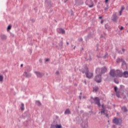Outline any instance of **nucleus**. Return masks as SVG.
<instances>
[{
	"instance_id": "obj_1",
	"label": "nucleus",
	"mask_w": 128,
	"mask_h": 128,
	"mask_svg": "<svg viewBox=\"0 0 128 128\" xmlns=\"http://www.w3.org/2000/svg\"><path fill=\"white\" fill-rule=\"evenodd\" d=\"M90 102L91 104H97L98 106H100V98L98 97H90Z\"/></svg>"
},
{
	"instance_id": "obj_2",
	"label": "nucleus",
	"mask_w": 128,
	"mask_h": 128,
	"mask_svg": "<svg viewBox=\"0 0 128 128\" xmlns=\"http://www.w3.org/2000/svg\"><path fill=\"white\" fill-rule=\"evenodd\" d=\"M112 122L113 124H114L116 126H120V124H122V118H114L112 120Z\"/></svg>"
},
{
	"instance_id": "obj_3",
	"label": "nucleus",
	"mask_w": 128,
	"mask_h": 128,
	"mask_svg": "<svg viewBox=\"0 0 128 128\" xmlns=\"http://www.w3.org/2000/svg\"><path fill=\"white\" fill-rule=\"evenodd\" d=\"M85 70L86 78H92V76H94V74L88 71V66H85Z\"/></svg>"
},
{
	"instance_id": "obj_4",
	"label": "nucleus",
	"mask_w": 128,
	"mask_h": 128,
	"mask_svg": "<svg viewBox=\"0 0 128 128\" xmlns=\"http://www.w3.org/2000/svg\"><path fill=\"white\" fill-rule=\"evenodd\" d=\"M118 70L112 69L109 73V74L111 78H116Z\"/></svg>"
},
{
	"instance_id": "obj_5",
	"label": "nucleus",
	"mask_w": 128,
	"mask_h": 128,
	"mask_svg": "<svg viewBox=\"0 0 128 128\" xmlns=\"http://www.w3.org/2000/svg\"><path fill=\"white\" fill-rule=\"evenodd\" d=\"M94 80L95 82H97V84H100V82H102V75L100 74H98L94 77Z\"/></svg>"
},
{
	"instance_id": "obj_6",
	"label": "nucleus",
	"mask_w": 128,
	"mask_h": 128,
	"mask_svg": "<svg viewBox=\"0 0 128 128\" xmlns=\"http://www.w3.org/2000/svg\"><path fill=\"white\" fill-rule=\"evenodd\" d=\"M118 15H116V12H114L113 14L111 20L113 22H118Z\"/></svg>"
},
{
	"instance_id": "obj_7",
	"label": "nucleus",
	"mask_w": 128,
	"mask_h": 128,
	"mask_svg": "<svg viewBox=\"0 0 128 128\" xmlns=\"http://www.w3.org/2000/svg\"><path fill=\"white\" fill-rule=\"evenodd\" d=\"M86 4L88 6L89 8L94 7V2L92 0H86Z\"/></svg>"
},
{
	"instance_id": "obj_8",
	"label": "nucleus",
	"mask_w": 128,
	"mask_h": 128,
	"mask_svg": "<svg viewBox=\"0 0 128 128\" xmlns=\"http://www.w3.org/2000/svg\"><path fill=\"white\" fill-rule=\"evenodd\" d=\"M81 126L82 128H88V120H85L82 122Z\"/></svg>"
},
{
	"instance_id": "obj_9",
	"label": "nucleus",
	"mask_w": 128,
	"mask_h": 128,
	"mask_svg": "<svg viewBox=\"0 0 128 128\" xmlns=\"http://www.w3.org/2000/svg\"><path fill=\"white\" fill-rule=\"evenodd\" d=\"M124 76V73L120 70H117V74L116 78H122Z\"/></svg>"
},
{
	"instance_id": "obj_10",
	"label": "nucleus",
	"mask_w": 128,
	"mask_h": 128,
	"mask_svg": "<svg viewBox=\"0 0 128 128\" xmlns=\"http://www.w3.org/2000/svg\"><path fill=\"white\" fill-rule=\"evenodd\" d=\"M57 32L58 34H66V30L62 28H58L57 29Z\"/></svg>"
},
{
	"instance_id": "obj_11",
	"label": "nucleus",
	"mask_w": 128,
	"mask_h": 128,
	"mask_svg": "<svg viewBox=\"0 0 128 128\" xmlns=\"http://www.w3.org/2000/svg\"><path fill=\"white\" fill-rule=\"evenodd\" d=\"M34 74H36L38 78H42V76H44V73L40 72H35Z\"/></svg>"
},
{
	"instance_id": "obj_12",
	"label": "nucleus",
	"mask_w": 128,
	"mask_h": 128,
	"mask_svg": "<svg viewBox=\"0 0 128 128\" xmlns=\"http://www.w3.org/2000/svg\"><path fill=\"white\" fill-rule=\"evenodd\" d=\"M45 4L47 6L48 8H50L52 6V4L50 0H46Z\"/></svg>"
},
{
	"instance_id": "obj_13",
	"label": "nucleus",
	"mask_w": 128,
	"mask_h": 128,
	"mask_svg": "<svg viewBox=\"0 0 128 128\" xmlns=\"http://www.w3.org/2000/svg\"><path fill=\"white\" fill-rule=\"evenodd\" d=\"M106 70H108V69L106 67H103L101 68V72L100 74H104L106 72Z\"/></svg>"
},
{
	"instance_id": "obj_14",
	"label": "nucleus",
	"mask_w": 128,
	"mask_h": 128,
	"mask_svg": "<svg viewBox=\"0 0 128 128\" xmlns=\"http://www.w3.org/2000/svg\"><path fill=\"white\" fill-rule=\"evenodd\" d=\"M92 38V32H90L88 33V34L86 36V40H88V38Z\"/></svg>"
},
{
	"instance_id": "obj_15",
	"label": "nucleus",
	"mask_w": 128,
	"mask_h": 128,
	"mask_svg": "<svg viewBox=\"0 0 128 128\" xmlns=\"http://www.w3.org/2000/svg\"><path fill=\"white\" fill-rule=\"evenodd\" d=\"M0 37L2 40H6V34H1Z\"/></svg>"
},
{
	"instance_id": "obj_16",
	"label": "nucleus",
	"mask_w": 128,
	"mask_h": 128,
	"mask_svg": "<svg viewBox=\"0 0 128 128\" xmlns=\"http://www.w3.org/2000/svg\"><path fill=\"white\" fill-rule=\"evenodd\" d=\"M24 76H26V78H30L32 76V74L30 73H28L26 72H24Z\"/></svg>"
},
{
	"instance_id": "obj_17",
	"label": "nucleus",
	"mask_w": 128,
	"mask_h": 128,
	"mask_svg": "<svg viewBox=\"0 0 128 128\" xmlns=\"http://www.w3.org/2000/svg\"><path fill=\"white\" fill-rule=\"evenodd\" d=\"M123 76L124 78H128V71H124L123 72Z\"/></svg>"
},
{
	"instance_id": "obj_18",
	"label": "nucleus",
	"mask_w": 128,
	"mask_h": 128,
	"mask_svg": "<svg viewBox=\"0 0 128 128\" xmlns=\"http://www.w3.org/2000/svg\"><path fill=\"white\" fill-rule=\"evenodd\" d=\"M64 114H70L72 112H70V109H66Z\"/></svg>"
},
{
	"instance_id": "obj_19",
	"label": "nucleus",
	"mask_w": 128,
	"mask_h": 128,
	"mask_svg": "<svg viewBox=\"0 0 128 128\" xmlns=\"http://www.w3.org/2000/svg\"><path fill=\"white\" fill-rule=\"evenodd\" d=\"M122 110L124 112H128V108H126V106H123L122 108Z\"/></svg>"
},
{
	"instance_id": "obj_20",
	"label": "nucleus",
	"mask_w": 128,
	"mask_h": 128,
	"mask_svg": "<svg viewBox=\"0 0 128 128\" xmlns=\"http://www.w3.org/2000/svg\"><path fill=\"white\" fill-rule=\"evenodd\" d=\"M36 106H42V103L40 102V100H36Z\"/></svg>"
},
{
	"instance_id": "obj_21",
	"label": "nucleus",
	"mask_w": 128,
	"mask_h": 128,
	"mask_svg": "<svg viewBox=\"0 0 128 128\" xmlns=\"http://www.w3.org/2000/svg\"><path fill=\"white\" fill-rule=\"evenodd\" d=\"M122 58H118L116 60V62H118V64H120V62H123Z\"/></svg>"
},
{
	"instance_id": "obj_22",
	"label": "nucleus",
	"mask_w": 128,
	"mask_h": 128,
	"mask_svg": "<svg viewBox=\"0 0 128 128\" xmlns=\"http://www.w3.org/2000/svg\"><path fill=\"white\" fill-rule=\"evenodd\" d=\"M96 74H100V72H101V69L100 68H97L96 69Z\"/></svg>"
},
{
	"instance_id": "obj_23",
	"label": "nucleus",
	"mask_w": 128,
	"mask_h": 128,
	"mask_svg": "<svg viewBox=\"0 0 128 128\" xmlns=\"http://www.w3.org/2000/svg\"><path fill=\"white\" fill-rule=\"evenodd\" d=\"M124 10V7L122 6L119 12L120 16H122V10Z\"/></svg>"
},
{
	"instance_id": "obj_24",
	"label": "nucleus",
	"mask_w": 128,
	"mask_h": 128,
	"mask_svg": "<svg viewBox=\"0 0 128 128\" xmlns=\"http://www.w3.org/2000/svg\"><path fill=\"white\" fill-rule=\"evenodd\" d=\"M21 110H24V103H22L21 104V107H20Z\"/></svg>"
},
{
	"instance_id": "obj_25",
	"label": "nucleus",
	"mask_w": 128,
	"mask_h": 128,
	"mask_svg": "<svg viewBox=\"0 0 128 128\" xmlns=\"http://www.w3.org/2000/svg\"><path fill=\"white\" fill-rule=\"evenodd\" d=\"M63 44H64V41L61 40L60 43L59 44L61 48H62Z\"/></svg>"
},
{
	"instance_id": "obj_26",
	"label": "nucleus",
	"mask_w": 128,
	"mask_h": 128,
	"mask_svg": "<svg viewBox=\"0 0 128 128\" xmlns=\"http://www.w3.org/2000/svg\"><path fill=\"white\" fill-rule=\"evenodd\" d=\"M116 94L118 98H120V92H116Z\"/></svg>"
},
{
	"instance_id": "obj_27",
	"label": "nucleus",
	"mask_w": 128,
	"mask_h": 128,
	"mask_svg": "<svg viewBox=\"0 0 128 128\" xmlns=\"http://www.w3.org/2000/svg\"><path fill=\"white\" fill-rule=\"evenodd\" d=\"M94 92H98V87H95V88H94Z\"/></svg>"
},
{
	"instance_id": "obj_28",
	"label": "nucleus",
	"mask_w": 128,
	"mask_h": 128,
	"mask_svg": "<svg viewBox=\"0 0 128 128\" xmlns=\"http://www.w3.org/2000/svg\"><path fill=\"white\" fill-rule=\"evenodd\" d=\"M4 80V76L2 75L0 76V82H2Z\"/></svg>"
},
{
	"instance_id": "obj_29",
	"label": "nucleus",
	"mask_w": 128,
	"mask_h": 128,
	"mask_svg": "<svg viewBox=\"0 0 128 128\" xmlns=\"http://www.w3.org/2000/svg\"><path fill=\"white\" fill-rule=\"evenodd\" d=\"M122 62V66H126V62L124 60H123V62Z\"/></svg>"
},
{
	"instance_id": "obj_30",
	"label": "nucleus",
	"mask_w": 128,
	"mask_h": 128,
	"mask_svg": "<svg viewBox=\"0 0 128 128\" xmlns=\"http://www.w3.org/2000/svg\"><path fill=\"white\" fill-rule=\"evenodd\" d=\"M80 72H82L83 74H86V68H84V69L81 70Z\"/></svg>"
},
{
	"instance_id": "obj_31",
	"label": "nucleus",
	"mask_w": 128,
	"mask_h": 128,
	"mask_svg": "<svg viewBox=\"0 0 128 128\" xmlns=\"http://www.w3.org/2000/svg\"><path fill=\"white\" fill-rule=\"evenodd\" d=\"M105 28L106 30H108V24H105Z\"/></svg>"
},
{
	"instance_id": "obj_32",
	"label": "nucleus",
	"mask_w": 128,
	"mask_h": 128,
	"mask_svg": "<svg viewBox=\"0 0 128 128\" xmlns=\"http://www.w3.org/2000/svg\"><path fill=\"white\" fill-rule=\"evenodd\" d=\"M11 29H12V26H11V25H9V26H8L7 30H11Z\"/></svg>"
},
{
	"instance_id": "obj_33",
	"label": "nucleus",
	"mask_w": 128,
	"mask_h": 128,
	"mask_svg": "<svg viewBox=\"0 0 128 128\" xmlns=\"http://www.w3.org/2000/svg\"><path fill=\"white\" fill-rule=\"evenodd\" d=\"M114 90L115 92H118V87L117 86H115L114 88Z\"/></svg>"
},
{
	"instance_id": "obj_34",
	"label": "nucleus",
	"mask_w": 128,
	"mask_h": 128,
	"mask_svg": "<svg viewBox=\"0 0 128 128\" xmlns=\"http://www.w3.org/2000/svg\"><path fill=\"white\" fill-rule=\"evenodd\" d=\"M56 128H62V125H56Z\"/></svg>"
},
{
	"instance_id": "obj_35",
	"label": "nucleus",
	"mask_w": 128,
	"mask_h": 128,
	"mask_svg": "<svg viewBox=\"0 0 128 128\" xmlns=\"http://www.w3.org/2000/svg\"><path fill=\"white\" fill-rule=\"evenodd\" d=\"M50 128H56V126L54 125V124H52L51 126H50Z\"/></svg>"
},
{
	"instance_id": "obj_36",
	"label": "nucleus",
	"mask_w": 128,
	"mask_h": 128,
	"mask_svg": "<svg viewBox=\"0 0 128 128\" xmlns=\"http://www.w3.org/2000/svg\"><path fill=\"white\" fill-rule=\"evenodd\" d=\"M104 112H105L104 110L102 109L101 114H104Z\"/></svg>"
},
{
	"instance_id": "obj_37",
	"label": "nucleus",
	"mask_w": 128,
	"mask_h": 128,
	"mask_svg": "<svg viewBox=\"0 0 128 128\" xmlns=\"http://www.w3.org/2000/svg\"><path fill=\"white\" fill-rule=\"evenodd\" d=\"M108 58V54H106L104 56H103V58Z\"/></svg>"
},
{
	"instance_id": "obj_38",
	"label": "nucleus",
	"mask_w": 128,
	"mask_h": 128,
	"mask_svg": "<svg viewBox=\"0 0 128 128\" xmlns=\"http://www.w3.org/2000/svg\"><path fill=\"white\" fill-rule=\"evenodd\" d=\"M56 74H57L58 76V74H60V72L58 71H56Z\"/></svg>"
},
{
	"instance_id": "obj_39",
	"label": "nucleus",
	"mask_w": 128,
	"mask_h": 128,
	"mask_svg": "<svg viewBox=\"0 0 128 128\" xmlns=\"http://www.w3.org/2000/svg\"><path fill=\"white\" fill-rule=\"evenodd\" d=\"M114 82H115V84H118V82L116 81V79H114Z\"/></svg>"
},
{
	"instance_id": "obj_40",
	"label": "nucleus",
	"mask_w": 128,
	"mask_h": 128,
	"mask_svg": "<svg viewBox=\"0 0 128 128\" xmlns=\"http://www.w3.org/2000/svg\"><path fill=\"white\" fill-rule=\"evenodd\" d=\"M78 40H79V42H82L83 39H82V38H80V39H78Z\"/></svg>"
},
{
	"instance_id": "obj_41",
	"label": "nucleus",
	"mask_w": 128,
	"mask_h": 128,
	"mask_svg": "<svg viewBox=\"0 0 128 128\" xmlns=\"http://www.w3.org/2000/svg\"><path fill=\"white\" fill-rule=\"evenodd\" d=\"M124 30V27L121 26L120 28V30Z\"/></svg>"
},
{
	"instance_id": "obj_42",
	"label": "nucleus",
	"mask_w": 128,
	"mask_h": 128,
	"mask_svg": "<svg viewBox=\"0 0 128 128\" xmlns=\"http://www.w3.org/2000/svg\"><path fill=\"white\" fill-rule=\"evenodd\" d=\"M122 51L123 52H126V50H124V48H122Z\"/></svg>"
},
{
	"instance_id": "obj_43",
	"label": "nucleus",
	"mask_w": 128,
	"mask_h": 128,
	"mask_svg": "<svg viewBox=\"0 0 128 128\" xmlns=\"http://www.w3.org/2000/svg\"><path fill=\"white\" fill-rule=\"evenodd\" d=\"M112 128H116V125H112Z\"/></svg>"
},
{
	"instance_id": "obj_44",
	"label": "nucleus",
	"mask_w": 128,
	"mask_h": 128,
	"mask_svg": "<svg viewBox=\"0 0 128 128\" xmlns=\"http://www.w3.org/2000/svg\"><path fill=\"white\" fill-rule=\"evenodd\" d=\"M46 62H50V59L48 58L46 60Z\"/></svg>"
},
{
	"instance_id": "obj_45",
	"label": "nucleus",
	"mask_w": 128,
	"mask_h": 128,
	"mask_svg": "<svg viewBox=\"0 0 128 128\" xmlns=\"http://www.w3.org/2000/svg\"><path fill=\"white\" fill-rule=\"evenodd\" d=\"M66 44H67V46H68V44H70V43L68 42H66Z\"/></svg>"
},
{
	"instance_id": "obj_46",
	"label": "nucleus",
	"mask_w": 128,
	"mask_h": 128,
	"mask_svg": "<svg viewBox=\"0 0 128 128\" xmlns=\"http://www.w3.org/2000/svg\"><path fill=\"white\" fill-rule=\"evenodd\" d=\"M99 18H100V20H101V18H102V16H100V17H99Z\"/></svg>"
},
{
	"instance_id": "obj_47",
	"label": "nucleus",
	"mask_w": 128,
	"mask_h": 128,
	"mask_svg": "<svg viewBox=\"0 0 128 128\" xmlns=\"http://www.w3.org/2000/svg\"><path fill=\"white\" fill-rule=\"evenodd\" d=\"M20 66L21 68H22V66H24V64H21Z\"/></svg>"
},
{
	"instance_id": "obj_48",
	"label": "nucleus",
	"mask_w": 128,
	"mask_h": 128,
	"mask_svg": "<svg viewBox=\"0 0 128 128\" xmlns=\"http://www.w3.org/2000/svg\"><path fill=\"white\" fill-rule=\"evenodd\" d=\"M68 0H64V3L66 2H68Z\"/></svg>"
},
{
	"instance_id": "obj_49",
	"label": "nucleus",
	"mask_w": 128,
	"mask_h": 128,
	"mask_svg": "<svg viewBox=\"0 0 128 128\" xmlns=\"http://www.w3.org/2000/svg\"><path fill=\"white\" fill-rule=\"evenodd\" d=\"M100 22H101V24H103L104 23V20H102Z\"/></svg>"
},
{
	"instance_id": "obj_50",
	"label": "nucleus",
	"mask_w": 128,
	"mask_h": 128,
	"mask_svg": "<svg viewBox=\"0 0 128 128\" xmlns=\"http://www.w3.org/2000/svg\"><path fill=\"white\" fill-rule=\"evenodd\" d=\"M108 2V0H105V2Z\"/></svg>"
},
{
	"instance_id": "obj_51",
	"label": "nucleus",
	"mask_w": 128,
	"mask_h": 128,
	"mask_svg": "<svg viewBox=\"0 0 128 128\" xmlns=\"http://www.w3.org/2000/svg\"><path fill=\"white\" fill-rule=\"evenodd\" d=\"M74 86H78V84H74Z\"/></svg>"
},
{
	"instance_id": "obj_52",
	"label": "nucleus",
	"mask_w": 128,
	"mask_h": 128,
	"mask_svg": "<svg viewBox=\"0 0 128 128\" xmlns=\"http://www.w3.org/2000/svg\"><path fill=\"white\" fill-rule=\"evenodd\" d=\"M79 98H80V100H82V96H79Z\"/></svg>"
},
{
	"instance_id": "obj_53",
	"label": "nucleus",
	"mask_w": 128,
	"mask_h": 128,
	"mask_svg": "<svg viewBox=\"0 0 128 128\" xmlns=\"http://www.w3.org/2000/svg\"><path fill=\"white\" fill-rule=\"evenodd\" d=\"M102 109L104 110V105H102Z\"/></svg>"
},
{
	"instance_id": "obj_54",
	"label": "nucleus",
	"mask_w": 128,
	"mask_h": 128,
	"mask_svg": "<svg viewBox=\"0 0 128 128\" xmlns=\"http://www.w3.org/2000/svg\"><path fill=\"white\" fill-rule=\"evenodd\" d=\"M105 10H108V8H104Z\"/></svg>"
},
{
	"instance_id": "obj_55",
	"label": "nucleus",
	"mask_w": 128,
	"mask_h": 128,
	"mask_svg": "<svg viewBox=\"0 0 128 128\" xmlns=\"http://www.w3.org/2000/svg\"><path fill=\"white\" fill-rule=\"evenodd\" d=\"M84 82L85 84H86V80Z\"/></svg>"
},
{
	"instance_id": "obj_56",
	"label": "nucleus",
	"mask_w": 128,
	"mask_h": 128,
	"mask_svg": "<svg viewBox=\"0 0 128 128\" xmlns=\"http://www.w3.org/2000/svg\"><path fill=\"white\" fill-rule=\"evenodd\" d=\"M82 50H84V48H82V50H81V52Z\"/></svg>"
},
{
	"instance_id": "obj_57",
	"label": "nucleus",
	"mask_w": 128,
	"mask_h": 128,
	"mask_svg": "<svg viewBox=\"0 0 128 128\" xmlns=\"http://www.w3.org/2000/svg\"><path fill=\"white\" fill-rule=\"evenodd\" d=\"M76 48V46H74V50Z\"/></svg>"
},
{
	"instance_id": "obj_58",
	"label": "nucleus",
	"mask_w": 128,
	"mask_h": 128,
	"mask_svg": "<svg viewBox=\"0 0 128 128\" xmlns=\"http://www.w3.org/2000/svg\"><path fill=\"white\" fill-rule=\"evenodd\" d=\"M98 50V48L97 47V49H96V50Z\"/></svg>"
},
{
	"instance_id": "obj_59",
	"label": "nucleus",
	"mask_w": 128,
	"mask_h": 128,
	"mask_svg": "<svg viewBox=\"0 0 128 128\" xmlns=\"http://www.w3.org/2000/svg\"><path fill=\"white\" fill-rule=\"evenodd\" d=\"M98 58H100V56H98Z\"/></svg>"
},
{
	"instance_id": "obj_60",
	"label": "nucleus",
	"mask_w": 128,
	"mask_h": 128,
	"mask_svg": "<svg viewBox=\"0 0 128 128\" xmlns=\"http://www.w3.org/2000/svg\"><path fill=\"white\" fill-rule=\"evenodd\" d=\"M72 46H74V45H72Z\"/></svg>"
},
{
	"instance_id": "obj_61",
	"label": "nucleus",
	"mask_w": 128,
	"mask_h": 128,
	"mask_svg": "<svg viewBox=\"0 0 128 128\" xmlns=\"http://www.w3.org/2000/svg\"><path fill=\"white\" fill-rule=\"evenodd\" d=\"M80 94H82V92L80 93Z\"/></svg>"
},
{
	"instance_id": "obj_62",
	"label": "nucleus",
	"mask_w": 128,
	"mask_h": 128,
	"mask_svg": "<svg viewBox=\"0 0 128 128\" xmlns=\"http://www.w3.org/2000/svg\"><path fill=\"white\" fill-rule=\"evenodd\" d=\"M40 62H42V60H40Z\"/></svg>"
},
{
	"instance_id": "obj_63",
	"label": "nucleus",
	"mask_w": 128,
	"mask_h": 128,
	"mask_svg": "<svg viewBox=\"0 0 128 128\" xmlns=\"http://www.w3.org/2000/svg\"><path fill=\"white\" fill-rule=\"evenodd\" d=\"M40 62H42V60H40Z\"/></svg>"
},
{
	"instance_id": "obj_64",
	"label": "nucleus",
	"mask_w": 128,
	"mask_h": 128,
	"mask_svg": "<svg viewBox=\"0 0 128 128\" xmlns=\"http://www.w3.org/2000/svg\"><path fill=\"white\" fill-rule=\"evenodd\" d=\"M127 26H128V23L127 24Z\"/></svg>"
}]
</instances>
